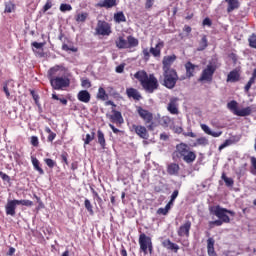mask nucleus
<instances>
[{"mask_svg":"<svg viewBox=\"0 0 256 256\" xmlns=\"http://www.w3.org/2000/svg\"><path fill=\"white\" fill-rule=\"evenodd\" d=\"M65 73H67V69L63 65H56L49 69L48 78L52 89L61 91V89H65V87L71 85V80L63 76Z\"/></svg>","mask_w":256,"mask_h":256,"instance_id":"1","label":"nucleus"},{"mask_svg":"<svg viewBox=\"0 0 256 256\" xmlns=\"http://www.w3.org/2000/svg\"><path fill=\"white\" fill-rule=\"evenodd\" d=\"M134 78L139 81L146 93H155L159 89V80H157L155 74L149 75L145 70H139L134 74Z\"/></svg>","mask_w":256,"mask_h":256,"instance_id":"2","label":"nucleus"},{"mask_svg":"<svg viewBox=\"0 0 256 256\" xmlns=\"http://www.w3.org/2000/svg\"><path fill=\"white\" fill-rule=\"evenodd\" d=\"M172 159L174 161H184L188 165H191L197 159L195 151L191 150V147L186 143H180L176 145L175 151L172 153Z\"/></svg>","mask_w":256,"mask_h":256,"instance_id":"3","label":"nucleus"},{"mask_svg":"<svg viewBox=\"0 0 256 256\" xmlns=\"http://www.w3.org/2000/svg\"><path fill=\"white\" fill-rule=\"evenodd\" d=\"M209 211L210 215H215V217H218L224 223H231V218H229V215H231V217H235V211L223 208L220 205L210 206Z\"/></svg>","mask_w":256,"mask_h":256,"instance_id":"4","label":"nucleus"},{"mask_svg":"<svg viewBox=\"0 0 256 256\" xmlns=\"http://www.w3.org/2000/svg\"><path fill=\"white\" fill-rule=\"evenodd\" d=\"M163 86L166 89H175V85L179 81V74H177V70H163Z\"/></svg>","mask_w":256,"mask_h":256,"instance_id":"5","label":"nucleus"},{"mask_svg":"<svg viewBox=\"0 0 256 256\" xmlns=\"http://www.w3.org/2000/svg\"><path fill=\"white\" fill-rule=\"evenodd\" d=\"M136 111L142 121H144L145 125H147L148 131H154L155 122H153V113L141 106H137Z\"/></svg>","mask_w":256,"mask_h":256,"instance_id":"6","label":"nucleus"},{"mask_svg":"<svg viewBox=\"0 0 256 256\" xmlns=\"http://www.w3.org/2000/svg\"><path fill=\"white\" fill-rule=\"evenodd\" d=\"M138 243L140 245V251L147 255V253H150V255L153 253V240H151V237L147 236L145 233H141L138 238Z\"/></svg>","mask_w":256,"mask_h":256,"instance_id":"7","label":"nucleus"},{"mask_svg":"<svg viewBox=\"0 0 256 256\" xmlns=\"http://www.w3.org/2000/svg\"><path fill=\"white\" fill-rule=\"evenodd\" d=\"M95 31L96 35H101L102 37H109L113 33L111 24L105 20L98 21Z\"/></svg>","mask_w":256,"mask_h":256,"instance_id":"8","label":"nucleus"},{"mask_svg":"<svg viewBox=\"0 0 256 256\" xmlns=\"http://www.w3.org/2000/svg\"><path fill=\"white\" fill-rule=\"evenodd\" d=\"M215 71H217V66L213 64H208L206 68L202 71L198 81H207L208 83H211V81H213V75H215Z\"/></svg>","mask_w":256,"mask_h":256,"instance_id":"9","label":"nucleus"},{"mask_svg":"<svg viewBox=\"0 0 256 256\" xmlns=\"http://www.w3.org/2000/svg\"><path fill=\"white\" fill-rule=\"evenodd\" d=\"M175 61H177V55L175 54L164 56L162 60V71H175V68H172Z\"/></svg>","mask_w":256,"mask_h":256,"instance_id":"10","label":"nucleus"},{"mask_svg":"<svg viewBox=\"0 0 256 256\" xmlns=\"http://www.w3.org/2000/svg\"><path fill=\"white\" fill-rule=\"evenodd\" d=\"M191 220H186L177 230L178 237H189L191 235Z\"/></svg>","mask_w":256,"mask_h":256,"instance_id":"11","label":"nucleus"},{"mask_svg":"<svg viewBox=\"0 0 256 256\" xmlns=\"http://www.w3.org/2000/svg\"><path fill=\"white\" fill-rule=\"evenodd\" d=\"M111 123H115L117 127H121L123 123H125V119H123V114H121L118 110H112V115L107 116Z\"/></svg>","mask_w":256,"mask_h":256,"instance_id":"12","label":"nucleus"},{"mask_svg":"<svg viewBox=\"0 0 256 256\" xmlns=\"http://www.w3.org/2000/svg\"><path fill=\"white\" fill-rule=\"evenodd\" d=\"M167 111L170 115H179V98L173 97L167 105Z\"/></svg>","mask_w":256,"mask_h":256,"instance_id":"13","label":"nucleus"},{"mask_svg":"<svg viewBox=\"0 0 256 256\" xmlns=\"http://www.w3.org/2000/svg\"><path fill=\"white\" fill-rule=\"evenodd\" d=\"M184 67L186 70L187 79H191V77H195V73H197V71H200L199 65H195L191 61L186 62Z\"/></svg>","mask_w":256,"mask_h":256,"instance_id":"14","label":"nucleus"},{"mask_svg":"<svg viewBox=\"0 0 256 256\" xmlns=\"http://www.w3.org/2000/svg\"><path fill=\"white\" fill-rule=\"evenodd\" d=\"M132 130L140 137V139H149V132L145 126L141 125H132Z\"/></svg>","mask_w":256,"mask_h":256,"instance_id":"15","label":"nucleus"},{"mask_svg":"<svg viewBox=\"0 0 256 256\" xmlns=\"http://www.w3.org/2000/svg\"><path fill=\"white\" fill-rule=\"evenodd\" d=\"M227 83H237L241 81V70L239 68L230 71L226 78Z\"/></svg>","mask_w":256,"mask_h":256,"instance_id":"16","label":"nucleus"},{"mask_svg":"<svg viewBox=\"0 0 256 256\" xmlns=\"http://www.w3.org/2000/svg\"><path fill=\"white\" fill-rule=\"evenodd\" d=\"M126 95L128 99H133L134 101H141V99H143L141 92L133 87L126 88Z\"/></svg>","mask_w":256,"mask_h":256,"instance_id":"17","label":"nucleus"},{"mask_svg":"<svg viewBox=\"0 0 256 256\" xmlns=\"http://www.w3.org/2000/svg\"><path fill=\"white\" fill-rule=\"evenodd\" d=\"M17 205H19L18 200H9L5 206L6 215H11V217H15Z\"/></svg>","mask_w":256,"mask_h":256,"instance_id":"18","label":"nucleus"},{"mask_svg":"<svg viewBox=\"0 0 256 256\" xmlns=\"http://www.w3.org/2000/svg\"><path fill=\"white\" fill-rule=\"evenodd\" d=\"M165 47V42L159 40L155 47L150 48V53L153 57L159 58L161 57V49Z\"/></svg>","mask_w":256,"mask_h":256,"instance_id":"19","label":"nucleus"},{"mask_svg":"<svg viewBox=\"0 0 256 256\" xmlns=\"http://www.w3.org/2000/svg\"><path fill=\"white\" fill-rule=\"evenodd\" d=\"M96 7L104 8V9H113V7H117V0H100Z\"/></svg>","mask_w":256,"mask_h":256,"instance_id":"20","label":"nucleus"},{"mask_svg":"<svg viewBox=\"0 0 256 256\" xmlns=\"http://www.w3.org/2000/svg\"><path fill=\"white\" fill-rule=\"evenodd\" d=\"M162 247L168 249V251H173L174 253H179V245L173 243L170 239H166L162 242Z\"/></svg>","mask_w":256,"mask_h":256,"instance_id":"21","label":"nucleus"},{"mask_svg":"<svg viewBox=\"0 0 256 256\" xmlns=\"http://www.w3.org/2000/svg\"><path fill=\"white\" fill-rule=\"evenodd\" d=\"M78 101H81V103H89L91 101V93L87 90H81L77 94Z\"/></svg>","mask_w":256,"mask_h":256,"instance_id":"22","label":"nucleus"},{"mask_svg":"<svg viewBox=\"0 0 256 256\" xmlns=\"http://www.w3.org/2000/svg\"><path fill=\"white\" fill-rule=\"evenodd\" d=\"M200 127L202 131L206 133V135H210L211 137H221L223 135V131H218V132L211 131V128H209L207 124H201Z\"/></svg>","mask_w":256,"mask_h":256,"instance_id":"23","label":"nucleus"},{"mask_svg":"<svg viewBox=\"0 0 256 256\" xmlns=\"http://www.w3.org/2000/svg\"><path fill=\"white\" fill-rule=\"evenodd\" d=\"M207 253L209 256H217V252H215V239L208 238L207 240Z\"/></svg>","mask_w":256,"mask_h":256,"instance_id":"24","label":"nucleus"},{"mask_svg":"<svg viewBox=\"0 0 256 256\" xmlns=\"http://www.w3.org/2000/svg\"><path fill=\"white\" fill-rule=\"evenodd\" d=\"M115 45H116L117 49H129V44L123 36H119L115 40Z\"/></svg>","mask_w":256,"mask_h":256,"instance_id":"25","label":"nucleus"},{"mask_svg":"<svg viewBox=\"0 0 256 256\" xmlns=\"http://www.w3.org/2000/svg\"><path fill=\"white\" fill-rule=\"evenodd\" d=\"M181 167H179V164L177 163H170L167 166V173L168 175H179V170Z\"/></svg>","mask_w":256,"mask_h":256,"instance_id":"26","label":"nucleus"},{"mask_svg":"<svg viewBox=\"0 0 256 256\" xmlns=\"http://www.w3.org/2000/svg\"><path fill=\"white\" fill-rule=\"evenodd\" d=\"M228 4L227 13H233L235 9H239V0H225Z\"/></svg>","mask_w":256,"mask_h":256,"instance_id":"27","label":"nucleus"},{"mask_svg":"<svg viewBox=\"0 0 256 256\" xmlns=\"http://www.w3.org/2000/svg\"><path fill=\"white\" fill-rule=\"evenodd\" d=\"M31 161H32V165H33L35 171H37L39 173V175H45V170H43V168H41V162H39V159L32 156Z\"/></svg>","mask_w":256,"mask_h":256,"instance_id":"28","label":"nucleus"},{"mask_svg":"<svg viewBox=\"0 0 256 256\" xmlns=\"http://www.w3.org/2000/svg\"><path fill=\"white\" fill-rule=\"evenodd\" d=\"M209 47V40H207V35H202V38L198 42L197 51H205Z\"/></svg>","mask_w":256,"mask_h":256,"instance_id":"29","label":"nucleus"},{"mask_svg":"<svg viewBox=\"0 0 256 256\" xmlns=\"http://www.w3.org/2000/svg\"><path fill=\"white\" fill-rule=\"evenodd\" d=\"M253 113V109L250 106H247L246 108L238 109L236 111L237 117H249Z\"/></svg>","mask_w":256,"mask_h":256,"instance_id":"30","label":"nucleus"},{"mask_svg":"<svg viewBox=\"0 0 256 256\" xmlns=\"http://www.w3.org/2000/svg\"><path fill=\"white\" fill-rule=\"evenodd\" d=\"M256 81V68L253 70L252 76L247 82V84L244 86V91L245 93H249L251 91V86L254 85Z\"/></svg>","mask_w":256,"mask_h":256,"instance_id":"31","label":"nucleus"},{"mask_svg":"<svg viewBox=\"0 0 256 256\" xmlns=\"http://www.w3.org/2000/svg\"><path fill=\"white\" fill-rule=\"evenodd\" d=\"M114 21L115 23H127V17H125L123 11H120L114 14Z\"/></svg>","mask_w":256,"mask_h":256,"instance_id":"32","label":"nucleus"},{"mask_svg":"<svg viewBox=\"0 0 256 256\" xmlns=\"http://www.w3.org/2000/svg\"><path fill=\"white\" fill-rule=\"evenodd\" d=\"M97 137H98V143L99 145L105 149L107 142L105 141V134L103 133V131L98 130L97 131Z\"/></svg>","mask_w":256,"mask_h":256,"instance_id":"33","label":"nucleus"},{"mask_svg":"<svg viewBox=\"0 0 256 256\" xmlns=\"http://www.w3.org/2000/svg\"><path fill=\"white\" fill-rule=\"evenodd\" d=\"M97 99H100V101H107V99H109V95H107L105 88L100 87L98 89Z\"/></svg>","mask_w":256,"mask_h":256,"instance_id":"34","label":"nucleus"},{"mask_svg":"<svg viewBox=\"0 0 256 256\" xmlns=\"http://www.w3.org/2000/svg\"><path fill=\"white\" fill-rule=\"evenodd\" d=\"M4 13H15V3L7 1L4 3Z\"/></svg>","mask_w":256,"mask_h":256,"instance_id":"35","label":"nucleus"},{"mask_svg":"<svg viewBox=\"0 0 256 256\" xmlns=\"http://www.w3.org/2000/svg\"><path fill=\"white\" fill-rule=\"evenodd\" d=\"M227 108L232 111L235 115H237V111H239L238 103L235 100H232L227 103Z\"/></svg>","mask_w":256,"mask_h":256,"instance_id":"36","label":"nucleus"},{"mask_svg":"<svg viewBox=\"0 0 256 256\" xmlns=\"http://www.w3.org/2000/svg\"><path fill=\"white\" fill-rule=\"evenodd\" d=\"M127 43L128 49H131V47H137L139 45V40L133 36H128Z\"/></svg>","mask_w":256,"mask_h":256,"instance_id":"37","label":"nucleus"},{"mask_svg":"<svg viewBox=\"0 0 256 256\" xmlns=\"http://www.w3.org/2000/svg\"><path fill=\"white\" fill-rule=\"evenodd\" d=\"M88 17H89V13L82 12L76 15L75 20L77 21V23H85Z\"/></svg>","mask_w":256,"mask_h":256,"instance_id":"38","label":"nucleus"},{"mask_svg":"<svg viewBox=\"0 0 256 256\" xmlns=\"http://www.w3.org/2000/svg\"><path fill=\"white\" fill-rule=\"evenodd\" d=\"M221 179L224 180L226 187H233V185H235V181L233 180V178L227 177V174H225V172L222 173Z\"/></svg>","mask_w":256,"mask_h":256,"instance_id":"39","label":"nucleus"},{"mask_svg":"<svg viewBox=\"0 0 256 256\" xmlns=\"http://www.w3.org/2000/svg\"><path fill=\"white\" fill-rule=\"evenodd\" d=\"M45 133H48L47 141L49 143H53L55 141V138L57 137V134L55 132L51 131V128L45 127Z\"/></svg>","mask_w":256,"mask_h":256,"instance_id":"40","label":"nucleus"},{"mask_svg":"<svg viewBox=\"0 0 256 256\" xmlns=\"http://www.w3.org/2000/svg\"><path fill=\"white\" fill-rule=\"evenodd\" d=\"M84 206L86 211H88L89 215H95V211H93V204H91V201L89 199H85Z\"/></svg>","mask_w":256,"mask_h":256,"instance_id":"41","label":"nucleus"},{"mask_svg":"<svg viewBox=\"0 0 256 256\" xmlns=\"http://www.w3.org/2000/svg\"><path fill=\"white\" fill-rule=\"evenodd\" d=\"M142 59L146 63L149 61V59H151V49L149 50V48H144L142 50Z\"/></svg>","mask_w":256,"mask_h":256,"instance_id":"42","label":"nucleus"},{"mask_svg":"<svg viewBox=\"0 0 256 256\" xmlns=\"http://www.w3.org/2000/svg\"><path fill=\"white\" fill-rule=\"evenodd\" d=\"M44 163L47 165V167H49V169H54L57 167V162L51 158H45Z\"/></svg>","mask_w":256,"mask_h":256,"instance_id":"43","label":"nucleus"},{"mask_svg":"<svg viewBox=\"0 0 256 256\" xmlns=\"http://www.w3.org/2000/svg\"><path fill=\"white\" fill-rule=\"evenodd\" d=\"M223 223H225L223 220L218 219V220L210 221L208 225L210 229H213V227H221Z\"/></svg>","mask_w":256,"mask_h":256,"instance_id":"44","label":"nucleus"},{"mask_svg":"<svg viewBox=\"0 0 256 256\" xmlns=\"http://www.w3.org/2000/svg\"><path fill=\"white\" fill-rule=\"evenodd\" d=\"M160 124L162 125V127H169V125L171 124V117L163 116L160 120Z\"/></svg>","mask_w":256,"mask_h":256,"instance_id":"45","label":"nucleus"},{"mask_svg":"<svg viewBox=\"0 0 256 256\" xmlns=\"http://www.w3.org/2000/svg\"><path fill=\"white\" fill-rule=\"evenodd\" d=\"M61 13H67V11H73V6L71 4L62 3L60 5Z\"/></svg>","mask_w":256,"mask_h":256,"instance_id":"46","label":"nucleus"},{"mask_svg":"<svg viewBox=\"0 0 256 256\" xmlns=\"http://www.w3.org/2000/svg\"><path fill=\"white\" fill-rule=\"evenodd\" d=\"M95 139V132H92L91 134H86V138L84 139V145H89L91 141Z\"/></svg>","mask_w":256,"mask_h":256,"instance_id":"47","label":"nucleus"},{"mask_svg":"<svg viewBox=\"0 0 256 256\" xmlns=\"http://www.w3.org/2000/svg\"><path fill=\"white\" fill-rule=\"evenodd\" d=\"M249 46L252 47V49H256V35L252 34L248 39Z\"/></svg>","mask_w":256,"mask_h":256,"instance_id":"48","label":"nucleus"},{"mask_svg":"<svg viewBox=\"0 0 256 256\" xmlns=\"http://www.w3.org/2000/svg\"><path fill=\"white\" fill-rule=\"evenodd\" d=\"M81 86H82L84 89H90V87H91V80H89V79H87V78L81 79Z\"/></svg>","mask_w":256,"mask_h":256,"instance_id":"49","label":"nucleus"},{"mask_svg":"<svg viewBox=\"0 0 256 256\" xmlns=\"http://www.w3.org/2000/svg\"><path fill=\"white\" fill-rule=\"evenodd\" d=\"M52 99H54L55 101H60L62 105H67L68 103L67 98H59V96L55 93L52 94Z\"/></svg>","mask_w":256,"mask_h":256,"instance_id":"50","label":"nucleus"},{"mask_svg":"<svg viewBox=\"0 0 256 256\" xmlns=\"http://www.w3.org/2000/svg\"><path fill=\"white\" fill-rule=\"evenodd\" d=\"M18 205H22L24 207H33V201H31V200H18Z\"/></svg>","mask_w":256,"mask_h":256,"instance_id":"51","label":"nucleus"},{"mask_svg":"<svg viewBox=\"0 0 256 256\" xmlns=\"http://www.w3.org/2000/svg\"><path fill=\"white\" fill-rule=\"evenodd\" d=\"M51 7H53V2L51 0H47L45 5L42 8L43 13H47V11L51 9Z\"/></svg>","mask_w":256,"mask_h":256,"instance_id":"52","label":"nucleus"},{"mask_svg":"<svg viewBox=\"0 0 256 256\" xmlns=\"http://www.w3.org/2000/svg\"><path fill=\"white\" fill-rule=\"evenodd\" d=\"M233 141H231L230 139H227L225 140L224 143H222L220 146H219V151H223V149H225V147H229V145H232Z\"/></svg>","mask_w":256,"mask_h":256,"instance_id":"53","label":"nucleus"},{"mask_svg":"<svg viewBox=\"0 0 256 256\" xmlns=\"http://www.w3.org/2000/svg\"><path fill=\"white\" fill-rule=\"evenodd\" d=\"M30 143L33 147H39V138L37 136H32Z\"/></svg>","mask_w":256,"mask_h":256,"instance_id":"54","label":"nucleus"},{"mask_svg":"<svg viewBox=\"0 0 256 256\" xmlns=\"http://www.w3.org/2000/svg\"><path fill=\"white\" fill-rule=\"evenodd\" d=\"M31 46L34 47V49H43L45 47V43L43 42H32Z\"/></svg>","mask_w":256,"mask_h":256,"instance_id":"55","label":"nucleus"},{"mask_svg":"<svg viewBox=\"0 0 256 256\" xmlns=\"http://www.w3.org/2000/svg\"><path fill=\"white\" fill-rule=\"evenodd\" d=\"M202 25H203V27H211V25H213V21L210 20L209 17H206V18L202 21Z\"/></svg>","mask_w":256,"mask_h":256,"instance_id":"56","label":"nucleus"},{"mask_svg":"<svg viewBox=\"0 0 256 256\" xmlns=\"http://www.w3.org/2000/svg\"><path fill=\"white\" fill-rule=\"evenodd\" d=\"M110 129L117 135L118 133H121V135L125 134V131L117 129L113 124H109Z\"/></svg>","mask_w":256,"mask_h":256,"instance_id":"57","label":"nucleus"},{"mask_svg":"<svg viewBox=\"0 0 256 256\" xmlns=\"http://www.w3.org/2000/svg\"><path fill=\"white\" fill-rule=\"evenodd\" d=\"M110 129L117 135L118 133H121V135L125 134V131L117 129L113 124H109Z\"/></svg>","mask_w":256,"mask_h":256,"instance_id":"58","label":"nucleus"},{"mask_svg":"<svg viewBox=\"0 0 256 256\" xmlns=\"http://www.w3.org/2000/svg\"><path fill=\"white\" fill-rule=\"evenodd\" d=\"M68 157H69V154L67 152H63L61 154L62 162L65 163V165H69Z\"/></svg>","mask_w":256,"mask_h":256,"instance_id":"59","label":"nucleus"},{"mask_svg":"<svg viewBox=\"0 0 256 256\" xmlns=\"http://www.w3.org/2000/svg\"><path fill=\"white\" fill-rule=\"evenodd\" d=\"M0 177H1L2 181H7V183H9V181H11V177H9V175L3 173L2 171H0Z\"/></svg>","mask_w":256,"mask_h":256,"instance_id":"60","label":"nucleus"},{"mask_svg":"<svg viewBox=\"0 0 256 256\" xmlns=\"http://www.w3.org/2000/svg\"><path fill=\"white\" fill-rule=\"evenodd\" d=\"M229 57L230 59H232V62L234 63V65H237V61H239V57L237 56V54L231 53Z\"/></svg>","mask_w":256,"mask_h":256,"instance_id":"61","label":"nucleus"},{"mask_svg":"<svg viewBox=\"0 0 256 256\" xmlns=\"http://www.w3.org/2000/svg\"><path fill=\"white\" fill-rule=\"evenodd\" d=\"M177 197H179V190H174L171 195L170 203H173V201H175V199H177Z\"/></svg>","mask_w":256,"mask_h":256,"instance_id":"62","label":"nucleus"},{"mask_svg":"<svg viewBox=\"0 0 256 256\" xmlns=\"http://www.w3.org/2000/svg\"><path fill=\"white\" fill-rule=\"evenodd\" d=\"M154 3H155V0H146L145 9H151V7H153Z\"/></svg>","mask_w":256,"mask_h":256,"instance_id":"63","label":"nucleus"},{"mask_svg":"<svg viewBox=\"0 0 256 256\" xmlns=\"http://www.w3.org/2000/svg\"><path fill=\"white\" fill-rule=\"evenodd\" d=\"M116 73H123L125 71V64H120L115 69Z\"/></svg>","mask_w":256,"mask_h":256,"instance_id":"64","label":"nucleus"}]
</instances>
